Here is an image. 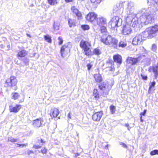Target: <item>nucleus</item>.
I'll use <instances>...</instances> for the list:
<instances>
[{"label":"nucleus","mask_w":158,"mask_h":158,"mask_svg":"<svg viewBox=\"0 0 158 158\" xmlns=\"http://www.w3.org/2000/svg\"><path fill=\"white\" fill-rule=\"evenodd\" d=\"M128 9H129V7ZM134 9L133 7H132L130 10L129 9V14L127 17L126 21L127 23L131 25L135 30L137 31L142 27V23L147 25L152 22L153 16L151 13L153 11L152 8L148 7L143 11V14L140 18L141 23L139 22L137 18L136 17L135 14L134 13Z\"/></svg>","instance_id":"f257e3e1"},{"label":"nucleus","mask_w":158,"mask_h":158,"mask_svg":"<svg viewBox=\"0 0 158 158\" xmlns=\"http://www.w3.org/2000/svg\"><path fill=\"white\" fill-rule=\"evenodd\" d=\"M101 40L104 44L110 47L115 48L117 47L118 40L110 35H108L107 36H102Z\"/></svg>","instance_id":"f03ea898"},{"label":"nucleus","mask_w":158,"mask_h":158,"mask_svg":"<svg viewBox=\"0 0 158 158\" xmlns=\"http://www.w3.org/2000/svg\"><path fill=\"white\" fill-rule=\"evenodd\" d=\"M158 32V26L155 25L146 28L142 32L143 37L145 38H152L156 35Z\"/></svg>","instance_id":"7ed1b4c3"},{"label":"nucleus","mask_w":158,"mask_h":158,"mask_svg":"<svg viewBox=\"0 0 158 158\" xmlns=\"http://www.w3.org/2000/svg\"><path fill=\"white\" fill-rule=\"evenodd\" d=\"M122 22L121 19L119 18L118 16H114L111 19V20L108 23L109 27H111L113 30H117V27L120 26Z\"/></svg>","instance_id":"20e7f679"},{"label":"nucleus","mask_w":158,"mask_h":158,"mask_svg":"<svg viewBox=\"0 0 158 158\" xmlns=\"http://www.w3.org/2000/svg\"><path fill=\"white\" fill-rule=\"evenodd\" d=\"M142 32L140 34L137 35L133 39L132 43L135 45L142 44L144 39Z\"/></svg>","instance_id":"39448f33"},{"label":"nucleus","mask_w":158,"mask_h":158,"mask_svg":"<svg viewBox=\"0 0 158 158\" xmlns=\"http://www.w3.org/2000/svg\"><path fill=\"white\" fill-rule=\"evenodd\" d=\"M72 43L71 42L66 43L63 45L60 50L61 56L64 57L65 56V55L67 54L68 52L70 51Z\"/></svg>","instance_id":"423d86ee"},{"label":"nucleus","mask_w":158,"mask_h":158,"mask_svg":"<svg viewBox=\"0 0 158 158\" xmlns=\"http://www.w3.org/2000/svg\"><path fill=\"white\" fill-rule=\"evenodd\" d=\"M6 83L9 86H11L12 87H14L13 89L14 90H16L17 89L16 85L17 81L16 78L14 76H11L9 78L7 79L6 81Z\"/></svg>","instance_id":"0eeeda50"},{"label":"nucleus","mask_w":158,"mask_h":158,"mask_svg":"<svg viewBox=\"0 0 158 158\" xmlns=\"http://www.w3.org/2000/svg\"><path fill=\"white\" fill-rule=\"evenodd\" d=\"M98 17V15L94 12H89L86 16L85 18L87 20L94 23L95 22Z\"/></svg>","instance_id":"6e6552de"},{"label":"nucleus","mask_w":158,"mask_h":158,"mask_svg":"<svg viewBox=\"0 0 158 158\" xmlns=\"http://www.w3.org/2000/svg\"><path fill=\"white\" fill-rule=\"evenodd\" d=\"M96 22L95 25H97L99 26L107 25V20L106 19L102 16H100L97 17L96 20Z\"/></svg>","instance_id":"1a4fd4ad"},{"label":"nucleus","mask_w":158,"mask_h":158,"mask_svg":"<svg viewBox=\"0 0 158 158\" xmlns=\"http://www.w3.org/2000/svg\"><path fill=\"white\" fill-rule=\"evenodd\" d=\"M150 72H152L154 74L155 77H158V62L156 65L150 66L148 70Z\"/></svg>","instance_id":"9d476101"},{"label":"nucleus","mask_w":158,"mask_h":158,"mask_svg":"<svg viewBox=\"0 0 158 158\" xmlns=\"http://www.w3.org/2000/svg\"><path fill=\"white\" fill-rule=\"evenodd\" d=\"M113 10L114 12L120 14L123 10V4L120 3H117L115 6H114Z\"/></svg>","instance_id":"9b49d317"},{"label":"nucleus","mask_w":158,"mask_h":158,"mask_svg":"<svg viewBox=\"0 0 158 158\" xmlns=\"http://www.w3.org/2000/svg\"><path fill=\"white\" fill-rule=\"evenodd\" d=\"M44 121L43 119L40 118L33 121L32 124L33 127L35 128H38L40 127Z\"/></svg>","instance_id":"f8f14e48"},{"label":"nucleus","mask_w":158,"mask_h":158,"mask_svg":"<svg viewBox=\"0 0 158 158\" xmlns=\"http://www.w3.org/2000/svg\"><path fill=\"white\" fill-rule=\"evenodd\" d=\"M103 113L102 111H100L94 114L92 116V118L94 121H98L101 119Z\"/></svg>","instance_id":"ddd939ff"},{"label":"nucleus","mask_w":158,"mask_h":158,"mask_svg":"<svg viewBox=\"0 0 158 158\" xmlns=\"http://www.w3.org/2000/svg\"><path fill=\"white\" fill-rule=\"evenodd\" d=\"M21 107L22 106L20 105L16 104L15 106L10 105L9 106V110L10 112L16 113L20 110Z\"/></svg>","instance_id":"4468645a"},{"label":"nucleus","mask_w":158,"mask_h":158,"mask_svg":"<svg viewBox=\"0 0 158 158\" xmlns=\"http://www.w3.org/2000/svg\"><path fill=\"white\" fill-rule=\"evenodd\" d=\"M132 31L130 26L128 24L126 25L123 27V33L124 35H128L130 34Z\"/></svg>","instance_id":"2eb2a0df"},{"label":"nucleus","mask_w":158,"mask_h":158,"mask_svg":"<svg viewBox=\"0 0 158 158\" xmlns=\"http://www.w3.org/2000/svg\"><path fill=\"white\" fill-rule=\"evenodd\" d=\"M80 47L83 49V50L85 48L91 47V46L90 42L83 40H81L80 42Z\"/></svg>","instance_id":"dca6fc26"},{"label":"nucleus","mask_w":158,"mask_h":158,"mask_svg":"<svg viewBox=\"0 0 158 158\" xmlns=\"http://www.w3.org/2000/svg\"><path fill=\"white\" fill-rule=\"evenodd\" d=\"M126 60L127 63L134 65L139 61V58L128 57Z\"/></svg>","instance_id":"f3484780"},{"label":"nucleus","mask_w":158,"mask_h":158,"mask_svg":"<svg viewBox=\"0 0 158 158\" xmlns=\"http://www.w3.org/2000/svg\"><path fill=\"white\" fill-rule=\"evenodd\" d=\"M71 10L72 11L73 14H75L76 16L77 17L78 19L81 18L82 15L81 14L75 7H72L71 8Z\"/></svg>","instance_id":"a211bd4d"},{"label":"nucleus","mask_w":158,"mask_h":158,"mask_svg":"<svg viewBox=\"0 0 158 158\" xmlns=\"http://www.w3.org/2000/svg\"><path fill=\"white\" fill-rule=\"evenodd\" d=\"M113 59L115 62L120 64L122 63V57L118 54L116 55L113 56Z\"/></svg>","instance_id":"6ab92c4d"},{"label":"nucleus","mask_w":158,"mask_h":158,"mask_svg":"<svg viewBox=\"0 0 158 158\" xmlns=\"http://www.w3.org/2000/svg\"><path fill=\"white\" fill-rule=\"evenodd\" d=\"M59 113V110L57 109H54L52 110V112L50 114L52 118L56 117Z\"/></svg>","instance_id":"aec40b11"},{"label":"nucleus","mask_w":158,"mask_h":158,"mask_svg":"<svg viewBox=\"0 0 158 158\" xmlns=\"http://www.w3.org/2000/svg\"><path fill=\"white\" fill-rule=\"evenodd\" d=\"M27 54V52L25 50H23L20 51L19 52L17 55V57H18V58L19 59V57L21 58L23 57Z\"/></svg>","instance_id":"412c9836"},{"label":"nucleus","mask_w":158,"mask_h":158,"mask_svg":"<svg viewBox=\"0 0 158 158\" xmlns=\"http://www.w3.org/2000/svg\"><path fill=\"white\" fill-rule=\"evenodd\" d=\"M84 54L87 56H91L93 55L90 49V47L85 48L83 49Z\"/></svg>","instance_id":"4be33fe9"},{"label":"nucleus","mask_w":158,"mask_h":158,"mask_svg":"<svg viewBox=\"0 0 158 158\" xmlns=\"http://www.w3.org/2000/svg\"><path fill=\"white\" fill-rule=\"evenodd\" d=\"M94 77L97 82H100L102 81L101 76L99 73L94 74Z\"/></svg>","instance_id":"5701e85b"},{"label":"nucleus","mask_w":158,"mask_h":158,"mask_svg":"<svg viewBox=\"0 0 158 158\" xmlns=\"http://www.w3.org/2000/svg\"><path fill=\"white\" fill-rule=\"evenodd\" d=\"M127 45V42L125 39L122 40L119 43L118 46L119 47L124 48Z\"/></svg>","instance_id":"b1692460"},{"label":"nucleus","mask_w":158,"mask_h":158,"mask_svg":"<svg viewBox=\"0 0 158 158\" xmlns=\"http://www.w3.org/2000/svg\"><path fill=\"white\" fill-rule=\"evenodd\" d=\"M100 89L102 90H105L107 88V85L106 82H103L101 83L99 86Z\"/></svg>","instance_id":"393cba45"},{"label":"nucleus","mask_w":158,"mask_h":158,"mask_svg":"<svg viewBox=\"0 0 158 158\" xmlns=\"http://www.w3.org/2000/svg\"><path fill=\"white\" fill-rule=\"evenodd\" d=\"M107 25L99 26L100 27V31L102 33H106L107 32L106 26Z\"/></svg>","instance_id":"a878e982"},{"label":"nucleus","mask_w":158,"mask_h":158,"mask_svg":"<svg viewBox=\"0 0 158 158\" xmlns=\"http://www.w3.org/2000/svg\"><path fill=\"white\" fill-rule=\"evenodd\" d=\"M101 53V52L100 50L98 48H95L94 49L93 52V54L95 55H98L100 54Z\"/></svg>","instance_id":"bb28decb"},{"label":"nucleus","mask_w":158,"mask_h":158,"mask_svg":"<svg viewBox=\"0 0 158 158\" xmlns=\"http://www.w3.org/2000/svg\"><path fill=\"white\" fill-rule=\"evenodd\" d=\"M12 98L14 100L17 99L19 97V95L18 93H13L12 94Z\"/></svg>","instance_id":"cd10ccee"},{"label":"nucleus","mask_w":158,"mask_h":158,"mask_svg":"<svg viewBox=\"0 0 158 158\" xmlns=\"http://www.w3.org/2000/svg\"><path fill=\"white\" fill-rule=\"evenodd\" d=\"M110 112L111 114H114L116 110V108L115 106L113 105H112L110 106Z\"/></svg>","instance_id":"c85d7f7f"},{"label":"nucleus","mask_w":158,"mask_h":158,"mask_svg":"<svg viewBox=\"0 0 158 158\" xmlns=\"http://www.w3.org/2000/svg\"><path fill=\"white\" fill-rule=\"evenodd\" d=\"M19 139H14L12 137H9L8 139V141L12 142H18Z\"/></svg>","instance_id":"c756f323"},{"label":"nucleus","mask_w":158,"mask_h":158,"mask_svg":"<svg viewBox=\"0 0 158 158\" xmlns=\"http://www.w3.org/2000/svg\"><path fill=\"white\" fill-rule=\"evenodd\" d=\"M44 38L45 40L49 43H51L52 42V40L50 37L49 35H44Z\"/></svg>","instance_id":"7c9ffc66"},{"label":"nucleus","mask_w":158,"mask_h":158,"mask_svg":"<svg viewBox=\"0 0 158 158\" xmlns=\"http://www.w3.org/2000/svg\"><path fill=\"white\" fill-rule=\"evenodd\" d=\"M68 22L69 24L70 27H72L74 26V23H73V21L72 19H68Z\"/></svg>","instance_id":"2f4dec72"},{"label":"nucleus","mask_w":158,"mask_h":158,"mask_svg":"<svg viewBox=\"0 0 158 158\" xmlns=\"http://www.w3.org/2000/svg\"><path fill=\"white\" fill-rule=\"evenodd\" d=\"M49 3L52 5H54L57 3L56 0H48Z\"/></svg>","instance_id":"473e14b6"},{"label":"nucleus","mask_w":158,"mask_h":158,"mask_svg":"<svg viewBox=\"0 0 158 158\" xmlns=\"http://www.w3.org/2000/svg\"><path fill=\"white\" fill-rule=\"evenodd\" d=\"M60 24L58 23H54V28L56 30H58L59 29Z\"/></svg>","instance_id":"72a5a7b5"},{"label":"nucleus","mask_w":158,"mask_h":158,"mask_svg":"<svg viewBox=\"0 0 158 158\" xmlns=\"http://www.w3.org/2000/svg\"><path fill=\"white\" fill-rule=\"evenodd\" d=\"M157 49V46L156 44H153L152 46L151 50L155 52H156Z\"/></svg>","instance_id":"f704fd0d"},{"label":"nucleus","mask_w":158,"mask_h":158,"mask_svg":"<svg viewBox=\"0 0 158 158\" xmlns=\"http://www.w3.org/2000/svg\"><path fill=\"white\" fill-rule=\"evenodd\" d=\"M81 27L84 30H88L89 29V27L87 25H83L81 26Z\"/></svg>","instance_id":"c9c22d12"},{"label":"nucleus","mask_w":158,"mask_h":158,"mask_svg":"<svg viewBox=\"0 0 158 158\" xmlns=\"http://www.w3.org/2000/svg\"><path fill=\"white\" fill-rule=\"evenodd\" d=\"M149 84L150 87L148 90L149 91L150 90L152 87L154 86L155 85H156V82L154 81L152 82H150Z\"/></svg>","instance_id":"e433bc0d"},{"label":"nucleus","mask_w":158,"mask_h":158,"mask_svg":"<svg viewBox=\"0 0 158 158\" xmlns=\"http://www.w3.org/2000/svg\"><path fill=\"white\" fill-rule=\"evenodd\" d=\"M93 94L95 98H97V97H98V93L97 89H94V90Z\"/></svg>","instance_id":"4c0bfd02"},{"label":"nucleus","mask_w":158,"mask_h":158,"mask_svg":"<svg viewBox=\"0 0 158 158\" xmlns=\"http://www.w3.org/2000/svg\"><path fill=\"white\" fill-rule=\"evenodd\" d=\"M151 155H154L156 154H158V150H155L152 151L150 152Z\"/></svg>","instance_id":"58836bf2"},{"label":"nucleus","mask_w":158,"mask_h":158,"mask_svg":"<svg viewBox=\"0 0 158 158\" xmlns=\"http://www.w3.org/2000/svg\"><path fill=\"white\" fill-rule=\"evenodd\" d=\"M58 40L59 41V42H58V44L59 45H61L63 43V40L61 37H59L58 38Z\"/></svg>","instance_id":"ea45409f"},{"label":"nucleus","mask_w":158,"mask_h":158,"mask_svg":"<svg viewBox=\"0 0 158 158\" xmlns=\"http://www.w3.org/2000/svg\"><path fill=\"white\" fill-rule=\"evenodd\" d=\"M41 152L43 154H46L47 152V150L45 148L41 149Z\"/></svg>","instance_id":"a19ab883"},{"label":"nucleus","mask_w":158,"mask_h":158,"mask_svg":"<svg viewBox=\"0 0 158 158\" xmlns=\"http://www.w3.org/2000/svg\"><path fill=\"white\" fill-rule=\"evenodd\" d=\"M38 142L39 143H42L41 144L42 145H43L44 143H45V142L41 138H39L38 139Z\"/></svg>","instance_id":"79ce46f5"},{"label":"nucleus","mask_w":158,"mask_h":158,"mask_svg":"<svg viewBox=\"0 0 158 158\" xmlns=\"http://www.w3.org/2000/svg\"><path fill=\"white\" fill-rule=\"evenodd\" d=\"M17 145H18L17 146V147H23L24 146H26L28 145V144L27 143H26L25 144H17Z\"/></svg>","instance_id":"37998d69"},{"label":"nucleus","mask_w":158,"mask_h":158,"mask_svg":"<svg viewBox=\"0 0 158 158\" xmlns=\"http://www.w3.org/2000/svg\"><path fill=\"white\" fill-rule=\"evenodd\" d=\"M23 62L26 64H28L29 62V59L27 58H25L23 60Z\"/></svg>","instance_id":"c03bdc74"},{"label":"nucleus","mask_w":158,"mask_h":158,"mask_svg":"<svg viewBox=\"0 0 158 158\" xmlns=\"http://www.w3.org/2000/svg\"><path fill=\"white\" fill-rule=\"evenodd\" d=\"M141 76L143 79L144 80H147V76L145 75L142 74H141Z\"/></svg>","instance_id":"a18cd8bd"},{"label":"nucleus","mask_w":158,"mask_h":158,"mask_svg":"<svg viewBox=\"0 0 158 158\" xmlns=\"http://www.w3.org/2000/svg\"><path fill=\"white\" fill-rule=\"evenodd\" d=\"M42 146V145H34L33 146V148L35 149H39Z\"/></svg>","instance_id":"49530a36"},{"label":"nucleus","mask_w":158,"mask_h":158,"mask_svg":"<svg viewBox=\"0 0 158 158\" xmlns=\"http://www.w3.org/2000/svg\"><path fill=\"white\" fill-rule=\"evenodd\" d=\"M87 67L88 70H89L92 67V65L91 64H87Z\"/></svg>","instance_id":"de8ad7c7"},{"label":"nucleus","mask_w":158,"mask_h":158,"mask_svg":"<svg viewBox=\"0 0 158 158\" xmlns=\"http://www.w3.org/2000/svg\"><path fill=\"white\" fill-rule=\"evenodd\" d=\"M120 144L122 145L124 148H127V145L124 143H120Z\"/></svg>","instance_id":"09e8293b"},{"label":"nucleus","mask_w":158,"mask_h":158,"mask_svg":"<svg viewBox=\"0 0 158 158\" xmlns=\"http://www.w3.org/2000/svg\"><path fill=\"white\" fill-rule=\"evenodd\" d=\"M102 0H91V2H92L94 3L95 2H97V3L100 2Z\"/></svg>","instance_id":"8fccbe9b"},{"label":"nucleus","mask_w":158,"mask_h":158,"mask_svg":"<svg viewBox=\"0 0 158 158\" xmlns=\"http://www.w3.org/2000/svg\"><path fill=\"white\" fill-rule=\"evenodd\" d=\"M146 112V110H144V111L142 112H141L140 114V115L141 116H142V115L144 116L145 115V113Z\"/></svg>","instance_id":"3c124183"},{"label":"nucleus","mask_w":158,"mask_h":158,"mask_svg":"<svg viewBox=\"0 0 158 158\" xmlns=\"http://www.w3.org/2000/svg\"><path fill=\"white\" fill-rule=\"evenodd\" d=\"M33 152L31 150H27V153L28 155H30L31 153H33Z\"/></svg>","instance_id":"603ef678"},{"label":"nucleus","mask_w":158,"mask_h":158,"mask_svg":"<svg viewBox=\"0 0 158 158\" xmlns=\"http://www.w3.org/2000/svg\"><path fill=\"white\" fill-rule=\"evenodd\" d=\"M71 113H70V112H69L68 114V117L69 118H71Z\"/></svg>","instance_id":"864d4df0"},{"label":"nucleus","mask_w":158,"mask_h":158,"mask_svg":"<svg viewBox=\"0 0 158 158\" xmlns=\"http://www.w3.org/2000/svg\"><path fill=\"white\" fill-rule=\"evenodd\" d=\"M66 2H69L72 1L73 0H65Z\"/></svg>","instance_id":"5fc2aeb1"},{"label":"nucleus","mask_w":158,"mask_h":158,"mask_svg":"<svg viewBox=\"0 0 158 158\" xmlns=\"http://www.w3.org/2000/svg\"><path fill=\"white\" fill-rule=\"evenodd\" d=\"M142 116H141L140 117V121L141 122L143 123V120L142 119Z\"/></svg>","instance_id":"6e6d98bb"},{"label":"nucleus","mask_w":158,"mask_h":158,"mask_svg":"<svg viewBox=\"0 0 158 158\" xmlns=\"http://www.w3.org/2000/svg\"><path fill=\"white\" fill-rule=\"evenodd\" d=\"M153 0H147L148 2H150L151 3H152V2H153Z\"/></svg>","instance_id":"4d7b16f0"},{"label":"nucleus","mask_w":158,"mask_h":158,"mask_svg":"<svg viewBox=\"0 0 158 158\" xmlns=\"http://www.w3.org/2000/svg\"><path fill=\"white\" fill-rule=\"evenodd\" d=\"M27 36L28 37H29L30 38H31V35H30L28 34H27Z\"/></svg>","instance_id":"13d9d810"},{"label":"nucleus","mask_w":158,"mask_h":158,"mask_svg":"<svg viewBox=\"0 0 158 158\" xmlns=\"http://www.w3.org/2000/svg\"><path fill=\"white\" fill-rule=\"evenodd\" d=\"M125 126L127 127H128L129 126L128 123H126L125 125Z\"/></svg>","instance_id":"bf43d9fd"},{"label":"nucleus","mask_w":158,"mask_h":158,"mask_svg":"<svg viewBox=\"0 0 158 158\" xmlns=\"http://www.w3.org/2000/svg\"><path fill=\"white\" fill-rule=\"evenodd\" d=\"M106 148H108V145H107L106 146Z\"/></svg>","instance_id":"052dcab7"},{"label":"nucleus","mask_w":158,"mask_h":158,"mask_svg":"<svg viewBox=\"0 0 158 158\" xmlns=\"http://www.w3.org/2000/svg\"><path fill=\"white\" fill-rule=\"evenodd\" d=\"M128 129L129 130H130V128L129 127H128Z\"/></svg>","instance_id":"680f3d73"}]
</instances>
